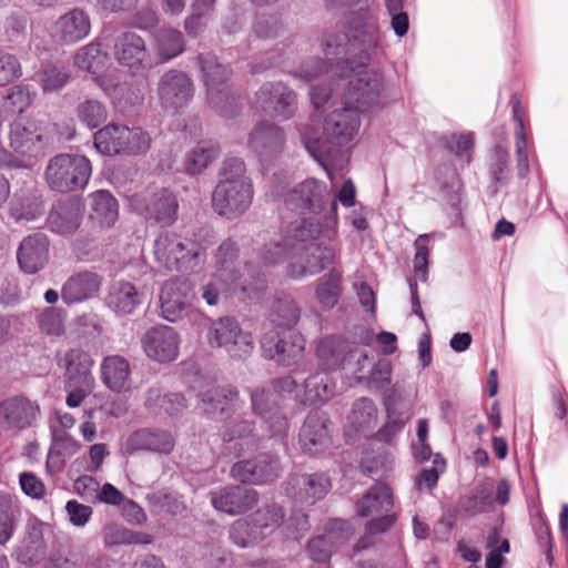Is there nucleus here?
I'll use <instances>...</instances> for the list:
<instances>
[{"mask_svg":"<svg viewBox=\"0 0 568 568\" xmlns=\"http://www.w3.org/2000/svg\"><path fill=\"white\" fill-rule=\"evenodd\" d=\"M114 55L121 65L129 68L133 73L148 70L152 65L145 41L132 31L123 32L116 38Z\"/></svg>","mask_w":568,"mask_h":568,"instance_id":"4be33fe9","label":"nucleus"},{"mask_svg":"<svg viewBox=\"0 0 568 568\" xmlns=\"http://www.w3.org/2000/svg\"><path fill=\"white\" fill-rule=\"evenodd\" d=\"M288 495L296 504L313 506L323 499L332 488L329 477L324 473L302 474L291 476Z\"/></svg>","mask_w":568,"mask_h":568,"instance_id":"b1692460","label":"nucleus"},{"mask_svg":"<svg viewBox=\"0 0 568 568\" xmlns=\"http://www.w3.org/2000/svg\"><path fill=\"white\" fill-rule=\"evenodd\" d=\"M81 222L82 211L79 203L74 201H59L52 206L47 217L48 229L61 235L74 233Z\"/></svg>","mask_w":568,"mask_h":568,"instance_id":"2f4dec72","label":"nucleus"},{"mask_svg":"<svg viewBox=\"0 0 568 568\" xmlns=\"http://www.w3.org/2000/svg\"><path fill=\"white\" fill-rule=\"evenodd\" d=\"M194 298L195 292L192 282L180 277L168 280L160 293L163 318L173 323L190 314L202 318L203 314L192 307Z\"/></svg>","mask_w":568,"mask_h":568,"instance_id":"f8f14e48","label":"nucleus"},{"mask_svg":"<svg viewBox=\"0 0 568 568\" xmlns=\"http://www.w3.org/2000/svg\"><path fill=\"white\" fill-rule=\"evenodd\" d=\"M154 49L162 61L172 60L185 50L183 33L174 28H161L154 33Z\"/></svg>","mask_w":568,"mask_h":568,"instance_id":"79ce46f5","label":"nucleus"},{"mask_svg":"<svg viewBox=\"0 0 568 568\" xmlns=\"http://www.w3.org/2000/svg\"><path fill=\"white\" fill-rule=\"evenodd\" d=\"M368 363L363 362L354 367L353 374L358 383H365L371 390H381L390 384L392 364L388 359L382 358L375 363L368 374H364V367Z\"/></svg>","mask_w":568,"mask_h":568,"instance_id":"c03bdc74","label":"nucleus"},{"mask_svg":"<svg viewBox=\"0 0 568 568\" xmlns=\"http://www.w3.org/2000/svg\"><path fill=\"white\" fill-rule=\"evenodd\" d=\"M90 160L81 154H58L45 169V180L51 190L64 193L83 189L91 176Z\"/></svg>","mask_w":568,"mask_h":568,"instance_id":"6e6552de","label":"nucleus"},{"mask_svg":"<svg viewBox=\"0 0 568 568\" xmlns=\"http://www.w3.org/2000/svg\"><path fill=\"white\" fill-rule=\"evenodd\" d=\"M65 368L67 383H93V359L91 355L81 348H70L62 358Z\"/></svg>","mask_w":568,"mask_h":568,"instance_id":"c9c22d12","label":"nucleus"},{"mask_svg":"<svg viewBox=\"0 0 568 568\" xmlns=\"http://www.w3.org/2000/svg\"><path fill=\"white\" fill-rule=\"evenodd\" d=\"M199 409L210 419L224 420L237 409L239 390L232 385L206 383L197 393Z\"/></svg>","mask_w":568,"mask_h":568,"instance_id":"4468645a","label":"nucleus"},{"mask_svg":"<svg viewBox=\"0 0 568 568\" xmlns=\"http://www.w3.org/2000/svg\"><path fill=\"white\" fill-rule=\"evenodd\" d=\"M229 537L240 548H250L258 545L264 539L255 529L250 516L236 519L229 528Z\"/></svg>","mask_w":568,"mask_h":568,"instance_id":"864d4df0","label":"nucleus"},{"mask_svg":"<svg viewBox=\"0 0 568 568\" xmlns=\"http://www.w3.org/2000/svg\"><path fill=\"white\" fill-rule=\"evenodd\" d=\"M393 505L390 488L383 483H376L356 503V511L359 517H368L374 514L388 513Z\"/></svg>","mask_w":568,"mask_h":568,"instance_id":"e433bc0d","label":"nucleus"},{"mask_svg":"<svg viewBox=\"0 0 568 568\" xmlns=\"http://www.w3.org/2000/svg\"><path fill=\"white\" fill-rule=\"evenodd\" d=\"M65 312L54 306L45 307L38 317L40 329L50 336H60L64 332Z\"/></svg>","mask_w":568,"mask_h":568,"instance_id":"69168bd1","label":"nucleus"},{"mask_svg":"<svg viewBox=\"0 0 568 568\" xmlns=\"http://www.w3.org/2000/svg\"><path fill=\"white\" fill-rule=\"evenodd\" d=\"M326 423L327 418L317 409L307 414L298 435L300 446L305 454H320L328 445Z\"/></svg>","mask_w":568,"mask_h":568,"instance_id":"c756f323","label":"nucleus"},{"mask_svg":"<svg viewBox=\"0 0 568 568\" xmlns=\"http://www.w3.org/2000/svg\"><path fill=\"white\" fill-rule=\"evenodd\" d=\"M130 205L146 221L162 226L174 223L178 217V200L172 192L165 189L152 194L133 195Z\"/></svg>","mask_w":568,"mask_h":568,"instance_id":"ddd939ff","label":"nucleus"},{"mask_svg":"<svg viewBox=\"0 0 568 568\" xmlns=\"http://www.w3.org/2000/svg\"><path fill=\"white\" fill-rule=\"evenodd\" d=\"M102 277L90 271L72 274L63 284L61 298L67 305H74L95 297L101 288Z\"/></svg>","mask_w":568,"mask_h":568,"instance_id":"cd10ccee","label":"nucleus"},{"mask_svg":"<svg viewBox=\"0 0 568 568\" xmlns=\"http://www.w3.org/2000/svg\"><path fill=\"white\" fill-rule=\"evenodd\" d=\"M273 318L272 323L273 327H291L294 328V325L298 322L301 316V310L297 306L296 302L290 297H278L273 304Z\"/></svg>","mask_w":568,"mask_h":568,"instance_id":"4d7b16f0","label":"nucleus"},{"mask_svg":"<svg viewBox=\"0 0 568 568\" xmlns=\"http://www.w3.org/2000/svg\"><path fill=\"white\" fill-rule=\"evenodd\" d=\"M122 155L140 156L148 153L152 139L150 133L141 126L125 125Z\"/></svg>","mask_w":568,"mask_h":568,"instance_id":"13d9d810","label":"nucleus"},{"mask_svg":"<svg viewBox=\"0 0 568 568\" xmlns=\"http://www.w3.org/2000/svg\"><path fill=\"white\" fill-rule=\"evenodd\" d=\"M90 217L101 226H112L119 217V204L116 199L105 190H99L92 193Z\"/></svg>","mask_w":568,"mask_h":568,"instance_id":"a19ab883","label":"nucleus"},{"mask_svg":"<svg viewBox=\"0 0 568 568\" xmlns=\"http://www.w3.org/2000/svg\"><path fill=\"white\" fill-rule=\"evenodd\" d=\"M194 87L190 77L178 70L164 73L158 84V95L165 110L185 106L193 98Z\"/></svg>","mask_w":568,"mask_h":568,"instance_id":"412c9836","label":"nucleus"},{"mask_svg":"<svg viewBox=\"0 0 568 568\" xmlns=\"http://www.w3.org/2000/svg\"><path fill=\"white\" fill-rule=\"evenodd\" d=\"M323 51L329 65L320 58H311L292 71L294 78L312 84L310 97L316 110L324 106L335 91L337 81L347 80L342 100L344 108L326 116L323 132L313 126L301 130L302 142L333 180L328 169L338 146L354 139L361 125L359 112L382 102L386 89L378 70H366L383 52V37L375 9L359 8L347 19L345 31L329 32L323 39Z\"/></svg>","mask_w":568,"mask_h":568,"instance_id":"f257e3e1","label":"nucleus"},{"mask_svg":"<svg viewBox=\"0 0 568 568\" xmlns=\"http://www.w3.org/2000/svg\"><path fill=\"white\" fill-rule=\"evenodd\" d=\"M105 303L115 313L125 315L141 304V297L133 284L116 281L110 285Z\"/></svg>","mask_w":568,"mask_h":568,"instance_id":"4c0bfd02","label":"nucleus"},{"mask_svg":"<svg viewBox=\"0 0 568 568\" xmlns=\"http://www.w3.org/2000/svg\"><path fill=\"white\" fill-rule=\"evenodd\" d=\"M197 61L206 88L207 103L221 116L234 118L240 111L241 103L239 97L226 87L231 70L211 53H200Z\"/></svg>","mask_w":568,"mask_h":568,"instance_id":"39448f33","label":"nucleus"},{"mask_svg":"<svg viewBox=\"0 0 568 568\" xmlns=\"http://www.w3.org/2000/svg\"><path fill=\"white\" fill-rule=\"evenodd\" d=\"M145 406L154 413L163 410L169 415H176L186 408V399L181 393H164L160 388H151Z\"/></svg>","mask_w":568,"mask_h":568,"instance_id":"de8ad7c7","label":"nucleus"},{"mask_svg":"<svg viewBox=\"0 0 568 568\" xmlns=\"http://www.w3.org/2000/svg\"><path fill=\"white\" fill-rule=\"evenodd\" d=\"M444 233H425L417 236L414 242V273L420 281H426L428 275V265L432 247L429 245L430 237L444 239Z\"/></svg>","mask_w":568,"mask_h":568,"instance_id":"5fc2aeb1","label":"nucleus"},{"mask_svg":"<svg viewBox=\"0 0 568 568\" xmlns=\"http://www.w3.org/2000/svg\"><path fill=\"white\" fill-rule=\"evenodd\" d=\"M206 339L211 347L222 348L230 357L236 359L247 357L254 348L251 333L244 331L233 316L211 321Z\"/></svg>","mask_w":568,"mask_h":568,"instance_id":"1a4fd4ad","label":"nucleus"},{"mask_svg":"<svg viewBox=\"0 0 568 568\" xmlns=\"http://www.w3.org/2000/svg\"><path fill=\"white\" fill-rule=\"evenodd\" d=\"M104 60L100 43L91 42L77 52L74 63L79 69L94 74L101 70Z\"/></svg>","mask_w":568,"mask_h":568,"instance_id":"e2e57ef3","label":"nucleus"},{"mask_svg":"<svg viewBox=\"0 0 568 568\" xmlns=\"http://www.w3.org/2000/svg\"><path fill=\"white\" fill-rule=\"evenodd\" d=\"M175 446L174 435L165 428L144 427L128 435L121 445L124 455H138L150 453L155 455H169Z\"/></svg>","mask_w":568,"mask_h":568,"instance_id":"2eb2a0df","label":"nucleus"},{"mask_svg":"<svg viewBox=\"0 0 568 568\" xmlns=\"http://www.w3.org/2000/svg\"><path fill=\"white\" fill-rule=\"evenodd\" d=\"M509 151L504 145H496L490 154L489 174L496 184H505L510 174Z\"/></svg>","mask_w":568,"mask_h":568,"instance_id":"0e129e2a","label":"nucleus"},{"mask_svg":"<svg viewBox=\"0 0 568 568\" xmlns=\"http://www.w3.org/2000/svg\"><path fill=\"white\" fill-rule=\"evenodd\" d=\"M356 189L352 180H346L339 192L331 202L329 211L325 214V231L328 241H334L338 234L337 202L345 207L355 206Z\"/></svg>","mask_w":568,"mask_h":568,"instance_id":"37998d69","label":"nucleus"},{"mask_svg":"<svg viewBox=\"0 0 568 568\" xmlns=\"http://www.w3.org/2000/svg\"><path fill=\"white\" fill-rule=\"evenodd\" d=\"M513 120H514V139L516 153V171L517 176L521 180L526 179L530 172L529 154L532 142L529 141L523 119V109L520 101L513 95L510 99Z\"/></svg>","mask_w":568,"mask_h":568,"instance_id":"7c9ffc66","label":"nucleus"},{"mask_svg":"<svg viewBox=\"0 0 568 568\" xmlns=\"http://www.w3.org/2000/svg\"><path fill=\"white\" fill-rule=\"evenodd\" d=\"M9 141L17 153L32 155L42 150V128L31 119L16 120L10 126Z\"/></svg>","mask_w":568,"mask_h":568,"instance_id":"c85d7f7f","label":"nucleus"},{"mask_svg":"<svg viewBox=\"0 0 568 568\" xmlns=\"http://www.w3.org/2000/svg\"><path fill=\"white\" fill-rule=\"evenodd\" d=\"M141 343L149 358L159 363H170L179 356L181 338L175 328L159 325L148 329Z\"/></svg>","mask_w":568,"mask_h":568,"instance_id":"aec40b11","label":"nucleus"},{"mask_svg":"<svg viewBox=\"0 0 568 568\" xmlns=\"http://www.w3.org/2000/svg\"><path fill=\"white\" fill-rule=\"evenodd\" d=\"M297 261L288 265V275L292 278H302L304 275H315L321 273L336 258V248L332 244L308 243L307 245H297Z\"/></svg>","mask_w":568,"mask_h":568,"instance_id":"dca6fc26","label":"nucleus"},{"mask_svg":"<svg viewBox=\"0 0 568 568\" xmlns=\"http://www.w3.org/2000/svg\"><path fill=\"white\" fill-rule=\"evenodd\" d=\"M342 294V272L335 267L317 280L315 296L324 308H333Z\"/></svg>","mask_w":568,"mask_h":568,"instance_id":"a18cd8bd","label":"nucleus"},{"mask_svg":"<svg viewBox=\"0 0 568 568\" xmlns=\"http://www.w3.org/2000/svg\"><path fill=\"white\" fill-rule=\"evenodd\" d=\"M254 422L248 419L234 420L230 423L223 432V440L229 445V449H234L235 456H240L245 450L257 447L258 437L254 435Z\"/></svg>","mask_w":568,"mask_h":568,"instance_id":"f704fd0d","label":"nucleus"},{"mask_svg":"<svg viewBox=\"0 0 568 568\" xmlns=\"http://www.w3.org/2000/svg\"><path fill=\"white\" fill-rule=\"evenodd\" d=\"M212 507L229 516L243 515L258 503V493L241 485L219 487L209 493Z\"/></svg>","mask_w":568,"mask_h":568,"instance_id":"6ab92c4d","label":"nucleus"},{"mask_svg":"<svg viewBox=\"0 0 568 568\" xmlns=\"http://www.w3.org/2000/svg\"><path fill=\"white\" fill-rule=\"evenodd\" d=\"M43 209L37 199L22 193L16 194L10 206V216L17 222L36 221L42 215Z\"/></svg>","mask_w":568,"mask_h":568,"instance_id":"bf43d9fd","label":"nucleus"},{"mask_svg":"<svg viewBox=\"0 0 568 568\" xmlns=\"http://www.w3.org/2000/svg\"><path fill=\"white\" fill-rule=\"evenodd\" d=\"M130 363L120 355H110L101 363V379L113 392H123L130 388Z\"/></svg>","mask_w":568,"mask_h":568,"instance_id":"72a5a7b5","label":"nucleus"},{"mask_svg":"<svg viewBox=\"0 0 568 568\" xmlns=\"http://www.w3.org/2000/svg\"><path fill=\"white\" fill-rule=\"evenodd\" d=\"M274 378L267 387H256L251 390V405L254 414L258 416L270 438H274L286 446L290 428L288 419L283 413L280 400L288 397L286 392L277 389Z\"/></svg>","mask_w":568,"mask_h":568,"instance_id":"0eeeda50","label":"nucleus"},{"mask_svg":"<svg viewBox=\"0 0 568 568\" xmlns=\"http://www.w3.org/2000/svg\"><path fill=\"white\" fill-rule=\"evenodd\" d=\"M49 239L43 233H34L24 237L17 251V261L27 274L41 271L49 260Z\"/></svg>","mask_w":568,"mask_h":568,"instance_id":"a878e982","label":"nucleus"},{"mask_svg":"<svg viewBox=\"0 0 568 568\" xmlns=\"http://www.w3.org/2000/svg\"><path fill=\"white\" fill-rule=\"evenodd\" d=\"M297 245L291 239L278 236L265 243L262 247V260L265 265L274 266L296 256Z\"/></svg>","mask_w":568,"mask_h":568,"instance_id":"603ef678","label":"nucleus"},{"mask_svg":"<svg viewBox=\"0 0 568 568\" xmlns=\"http://www.w3.org/2000/svg\"><path fill=\"white\" fill-rule=\"evenodd\" d=\"M77 118L88 129L93 130L106 120L108 110L100 101L88 99L78 105Z\"/></svg>","mask_w":568,"mask_h":568,"instance_id":"052dcab7","label":"nucleus"},{"mask_svg":"<svg viewBox=\"0 0 568 568\" xmlns=\"http://www.w3.org/2000/svg\"><path fill=\"white\" fill-rule=\"evenodd\" d=\"M109 94L114 105L122 113H131L133 109L141 105L144 100L142 90L130 83H120L115 85Z\"/></svg>","mask_w":568,"mask_h":568,"instance_id":"6e6d98bb","label":"nucleus"},{"mask_svg":"<svg viewBox=\"0 0 568 568\" xmlns=\"http://www.w3.org/2000/svg\"><path fill=\"white\" fill-rule=\"evenodd\" d=\"M40 417L37 402L19 395L2 400V422L8 428L23 430L34 426Z\"/></svg>","mask_w":568,"mask_h":568,"instance_id":"bb28decb","label":"nucleus"},{"mask_svg":"<svg viewBox=\"0 0 568 568\" xmlns=\"http://www.w3.org/2000/svg\"><path fill=\"white\" fill-rule=\"evenodd\" d=\"M265 288V275L262 268L251 261L246 262L243 271L232 278V293L242 301L260 298Z\"/></svg>","mask_w":568,"mask_h":568,"instance_id":"473e14b6","label":"nucleus"},{"mask_svg":"<svg viewBox=\"0 0 568 568\" xmlns=\"http://www.w3.org/2000/svg\"><path fill=\"white\" fill-rule=\"evenodd\" d=\"M277 389L286 392L297 406L321 407L335 396L336 382L328 372L317 368L302 382L292 374L278 377Z\"/></svg>","mask_w":568,"mask_h":568,"instance_id":"423d86ee","label":"nucleus"},{"mask_svg":"<svg viewBox=\"0 0 568 568\" xmlns=\"http://www.w3.org/2000/svg\"><path fill=\"white\" fill-rule=\"evenodd\" d=\"M285 135L282 128L263 120L257 122L248 134L247 146L261 161L278 155L284 148Z\"/></svg>","mask_w":568,"mask_h":568,"instance_id":"5701e85b","label":"nucleus"},{"mask_svg":"<svg viewBox=\"0 0 568 568\" xmlns=\"http://www.w3.org/2000/svg\"><path fill=\"white\" fill-rule=\"evenodd\" d=\"M253 196V183L246 175L244 161L240 158L226 159L212 192L213 211L227 220L239 219L251 207Z\"/></svg>","mask_w":568,"mask_h":568,"instance_id":"7ed1b4c3","label":"nucleus"},{"mask_svg":"<svg viewBox=\"0 0 568 568\" xmlns=\"http://www.w3.org/2000/svg\"><path fill=\"white\" fill-rule=\"evenodd\" d=\"M292 174L287 170L274 172L270 181L267 196L280 200L286 209L318 214L327 204L331 194L326 183L308 178L291 186Z\"/></svg>","mask_w":568,"mask_h":568,"instance_id":"20e7f679","label":"nucleus"},{"mask_svg":"<svg viewBox=\"0 0 568 568\" xmlns=\"http://www.w3.org/2000/svg\"><path fill=\"white\" fill-rule=\"evenodd\" d=\"M280 459L271 454H260L252 459L235 463L231 477L242 484L262 485L275 480L281 474Z\"/></svg>","mask_w":568,"mask_h":568,"instance_id":"a211bd4d","label":"nucleus"},{"mask_svg":"<svg viewBox=\"0 0 568 568\" xmlns=\"http://www.w3.org/2000/svg\"><path fill=\"white\" fill-rule=\"evenodd\" d=\"M71 78L68 67L47 64L40 72V84L44 92H57L63 89Z\"/></svg>","mask_w":568,"mask_h":568,"instance_id":"680f3d73","label":"nucleus"},{"mask_svg":"<svg viewBox=\"0 0 568 568\" xmlns=\"http://www.w3.org/2000/svg\"><path fill=\"white\" fill-rule=\"evenodd\" d=\"M90 30L89 16L81 9H72L54 21L50 36L55 43L69 45L87 38Z\"/></svg>","mask_w":568,"mask_h":568,"instance_id":"393cba45","label":"nucleus"},{"mask_svg":"<svg viewBox=\"0 0 568 568\" xmlns=\"http://www.w3.org/2000/svg\"><path fill=\"white\" fill-rule=\"evenodd\" d=\"M220 145L213 140L200 141L184 158L186 173L195 175L203 172L220 155Z\"/></svg>","mask_w":568,"mask_h":568,"instance_id":"58836bf2","label":"nucleus"},{"mask_svg":"<svg viewBox=\"0 0 568 568\" xmlns=\"http://www.w3.org/2000/svg\"><path fill=\"white\" fill-rule=\"evenodd\" d=\"M215 241V233L209 227L191 235L164 231L154 242V255L170 271L200 273L206 264L207 250Z\"/></svg>","mask_w":568,"mask_h":568,"instance_id":"f03ea898","label":"nucleus"},{"mask_svg":"<svg viewBox=\"0 0 568 568\" xmlns=\"http://www.w3.org/2000/svg\"><path fill=\"white\" fill-rule=\"evenodd\" d=\"M31 100L30 90L26 85L18 84L9 89L2 102V108L12 114H20L30 105Z\"/></svg>","mask_w":568,"mask_h":568,"instance_id":"774afa93","label":"nucleus"},{"mask_svg":"<svg viewBox=\"0 0 568 568\" xmlns=\"http://www.w3.org/2000/svg\"><path fill=\"white\" fill-rule=\"evenodd\" d=\"M531 526L535 532V537L538 544V547L540 550L544 551L546 556V560L549 565L554 561L552 556V537L550 534L549 526L546 521V518L541 515V513H538L532 519H531Z\"/></svg>","mask_w":568,"mask_h":568,"instance_id":"338daca9","label":"nucleus"},{"mask_svg":"<svg viewBox=\"0 0 568 568\" xmlns=\"http://www.w3.org/2000/svg\"><path fill=\"white\" fill-rule=\"evenodd\" d=\"M377 414L375 403L368 397H361L353 403L349 420L357 432L366 433L377 425Z\"/></svg>","mask_w":568,"mask_h":568,"instance_id":"8fccbe9b","label":"nucleus"},{"mask_svg":"<svg viewBox=\"0 0 568 568\" xmlns=\"http://www.w3.org/2000/svg\"><path fill=\"white\" fill-rule=\"evenodd\" d=\"M125 124L109 123L93 134V144L106 156L122 155Z\"/></svg>","mask_w":568,"mask_h":568,"instance_id":"ea45409f","label":"nucleus"},{"mask_svg":"<svg viewBox=\"0 0 568 568\" xmlns=\"http://www.w3.org/2000/svg\"><path fill=\"white\" fill-rule=\"evenodd\" d=\"M255 108L275 118L290 119L296 111V94L283 82H266L255 93Z\"/></svg>","mask_w":568,"mask_h":568,"instance_id":"f3484780","label":"nucleus"},{"mask_svg":"<svg viewBox=\"0 0 568 568\" xmlns=\"http://www.w3.org/2000/svg\"><path fill=\"white\" fill-rule=\"evenodd\" d=\"M316 358L318 368L326 372L349 368L369 361L368 353L359 351L342 334L324 336L317 342Z\"/></svg>","mask_w":568,"mask_h":568,"instance_id":"9d476101","label":"nucleus"},{"mask_svg":"<svg viewBox=\"0 0 568 568\" xmlns=\"http://www.w3.org/2000/svg\"><path fill=\"white\" fill-rule=\"evenodd\" d=\"M263 539L271 536L284 521L285 513L276 503L266 504L250 515Z\"/></svg>","mask_w":568,"mask_h":568,"instance_id":"49530a36","label":"nucleus"},{"mask_svg":"<svg viewBox=\"0 0 568 568\" xmlns=\"http://www.w3.org/2000/svg\"><path fill=\"white\" fill-rule=\"evenodd\" d=\"M320 234L327 239L325 216L322 223L316 217H301L292 222L285 237L291 239V243L295 245H307L306 242L315 240Z\"/></svg>","mask_w":568,"mask_h":568,"instance_id":"09e8293b","label":"nucleus"},{"mask_svg":"<svg viewBox=\"0 0 568 568\" xmlns=\"http://www.w3.org/2000/svg\"><path fill=\"white\" fill-rule=\"evenodd\" d=\"M151 510L158 515H179L186 508L181 495L175 491L156 490L148 495Z\"/></svg>","mask_w":568,"mask_h":568,"instance_id":"3c124183","label":"nucleus"},{"mask_svg":"<svg viewBox=\"0 0 568 568\" xmlns=\"http://www.w3.org/2000/svg\"><path fill=\"white\" fill-rule=\"evenodd\" d=\"M261 348L265 358L283 366H291L302 358L305 339L294 328L273 327L263 335Z\"/></svg>","mask_w":568,"mask_h":568,"instance_id":"9b49d317","label":"nucleus"}]
</instances>
